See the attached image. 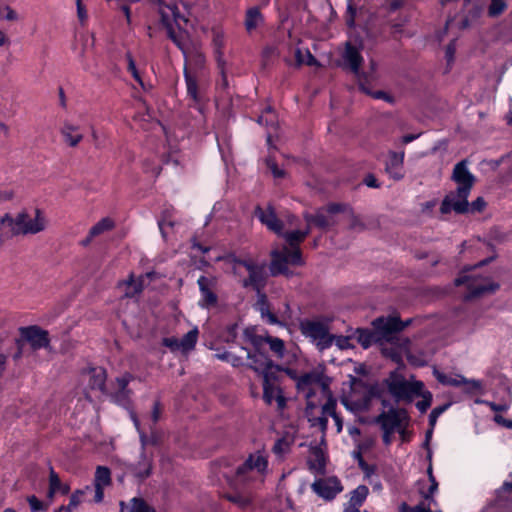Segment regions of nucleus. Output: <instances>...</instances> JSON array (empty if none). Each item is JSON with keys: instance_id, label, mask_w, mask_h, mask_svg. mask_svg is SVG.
Wrapping results in <instances>:
<instances>
[{"instance_id": "1", "label": "nucleus", "mask_w": 512, "mask_h": 512, "mask_svg": "<svg viewBox=\"0 0 512 512\" xmlns=\"http://www.w3.org/2000/svg\"><path fill=\"white\" fill-rule=\"evenodd\" d=\"M468 164V160L463 159L454 166L451 180L457 184V188L442 200L440 205L442 214H449L451 211L457 214L477 213L485 209L486 202L483 197H477L471 203L468 201L476 182V177L468 169Z\"/></svg>"}, {"instance_id": "2", "label": "nucleus", "mask_w": 512, "mask_h": 512, "mask_svg": "<svg viewBox=\"0 0 512 512\" xmlns=\"http://www.w3.org/2000/svg\"><path fill=\"white\" fill-rule=\"evenodd\" d=\"M179 20L186 21L177 6H167L160 9V23L166 30L167 37L187 58V33L179 27Z\"/></svg>"}, {"instance_id": "3", "label": "nucleus", "mask_w": 512, "mask_h": 512, "mask_svg": "<svg viewBox=\"0 0 512 512\" xmlns=\"http://www.w3.org/2000/svg\"><path fill=\"white\" fill-rule=\"evenodd\" d=\"M243 340L252 345L253 351L242 346L241 349L247 352V359L251 360L248 367L252 370L261 368L262 366H271L272 359L269 357L265 350L266 342L263 335L257 334V328L255 326L246 327L243 330Z\"/></svg>"}, {"instance_id": "4", "label": "nucleus", "mask_w": 512, "mask_h": 512, "mask_svg": "<svg viewBox=\"0 0 512 512\" xmlns=\"http://www.w3.org/2000/svg\"><path fill=\"white\" fill-rule=\"evenodd\" d=\"M388 392L394 397L396 402L404 401L411 403L415 394H420L424 388V383L420 380L409 382L397 371L390 372L388 378L384 380Z\"/></svg>"}, {"instance_id": "5", "label": "nucleus", "mask_w": 512, "mask_h": 512, "mask_svg": "<svg viewBox=\"0 0 512 512\" xmlns=\"http://www.w3.org/2000/svg\"><path fill=\"white\" fill-rule=\"evenodd\" d=\"M454 284L455 286L467 285L468 292L464 295L466 301L494 293L500 288L499 283L489 278H477L475 275H460L455 278Z\"/></svg>"}, {"instance_id": "6", "label": "nucleus", "mask_w": 512, "mask_h": 512, "mask_svg": "<svg viewBox=\"0 0 512 512\" xmlns=\"http://www.w3.org/2000/svg\"><path fill=\"white\" fill-rule=\"evenodd\" d=\"M299 329L302 335L317 341L316 345L320 351L330 348L335 339V336L329 333L328 326L317 320L303 319L300 321Z\"/></svg>"}, {"instance_id": "7", "label": "nucleus", "mask_w": 512, "mask_h": 512, "mask_svg": "<svg viewBox=\"0 0 512 512\" xmlns=\"http://www.w3.org/2000/svg\"><path fill=\"white\" fill-rule=\"evenodd\" d=\"M346 209V205L342 203H329L326 206L318 208L314 214L305 212L303 219L306 224L313 225L320 230H327L335 224L333 215L342 213Z\"/></svg>"}, {"instance_id": "8", "label": "nucleus", "mask_w": 512, "mask_h": 512, "mask_svg": "<svg viewBox=\"0 0 512 512\" xmlns=\"http://www.w3.org/2000/svg\"><path fill=\"white\" fill-rule=\"evenodd\" d=\"M18 235L37 234L46 228V218L41 209L35 208L33 215L22 210L14 218Z\"/></svg>"}, {"instance_id": "9", "label": "nucleus", "mask_w": 512, "mask_h": 512, "mask_svg": "<svg viewBox=\"0 0 512 512\" xmlns=\"http://www.w3.org/2000/svg\"><path fill=\"white\" fill-rule=\"evenodd\" d=\"M246 271L248 272V276L240 281L241 286L245 289H252L256 293L264 291L268 278L266 265L253 259L247 266Z\"/></svg>"}, {"instance_id": "10", "label": "nucleus", "mask_w": 512, "mask_h": 512, "mask_svg": "<svg viewBox=\"0 0 512 512\" xmlns=\"http://www.w3.org/2000/svg\"><path fill=\"white\" fill-rule=\"evenodd\" d=\"M371 324L381 343L392 341L401 332V327H397L400 324V317L397 315L377 317Z\"/></svg>"}, {"instance_id": "11", "label": "nucleus", "mask_w": 512, "mask_h": 512, "mask_svg": "<svg viewBox=\"0 0 512 512\" xmlns=\"http://www.w3.org/2000/svg\"><path fill=\"white\" fill-rule=\"evenodd\" d=\"M312 491L325 501L334 500L344 487L336 476L316 479L311 485Z\"/></svg>"}, {"instance_id": "12", "label": "nucleus", "mask_w": 512, "mask_h": 512, "mask_svg": "<svg viewBox=\"0 0 512 512\" xmlns=\"http://www.w3.org/2000/svg\"><path fill=\"white\" fill-rule=\"evenodd\" d=\"M20 339L30 344L34 351L47 348L50 345L49 333L37 325L19 328Z\"/></svg>"}, {"instance_id": "13", "label": "nucleus", "mask_w": 512, "mask_h": 512, "mask_svg": "<svg viewBox=\"0 0 512 512\" xmlns=\"http://www.w3.org/2000/svg\"><path fill=\"white\" fill-rule=\"evenodd\" d=\"M408 412L404 408L391 407L388 411L381 412L375 419L381 430L395 431L401 428L403 422H408Z\"/></svg>"}, {"instance_id": "14", "label": "nucleus", "mask_w": 512, "mask_h": 512, "mask_svg": "<svg viewBox=\"0 0 512 512\" xmlns=\"http://www.w3.org/2000/svg\"><path fill=\"white\" fill-rule=\"evenodd\" d=\"M197 284L200 292L198 305L205 309L215 307L218 303V296L215 292L217 286L216 278L201 275L197 280Z\"/></svg>"}, {"instance_id": "15", "label": "nucleus", "mask_w": 512, "mask_h": 512, "mask_svg": "<svg viewBox=\"0 0 512 512\" xmlns=\"http://www.w3.org/2000/svg\"><path fill=\"white\" fill-rule=\"evenodd\" d=\"M254 215L258 218L261 224L265 225L270 231L277 235H282L284 223L281 219L278 218L272 205H268L266 209H263L260 205H257L254 209Z\"/></svg>"}, {"instance_id": "16", "label": "nucleus", "mask_w": 512, "mask_h": 512, "mask_svg": "<svg viewBox=\"0 0 512 512\" xmlns=\"http://www.w3.org/2000/svg\"><path fill=\"white\" fill-rule=\"evenodd\" d=\"M267 465L268 462L266 458L261 455L255 457L251 454L241 465L237 467L235 475L239 480H246L248 478V474L254 469L262 473L266 470Z\"/></svg>"}, {"instance_id": "17", "label": "nucleus", "mask_w": 512, "mask_h": 512, "mask_svg": "<svg viewBox=\"0 0 512 512\" xmlns=\"http://www.w3.org/2000/svg\"><path fill=\"white\" fill-rule=\"evenodd\" d=\"M271 262L269 265L270 274L273 277H277L279 275H284L289 277L292 275V272L289 270V260L285 252L282 250H273L270 253Z\"/></svg>"}, {"instance_id": "18", "label": "nucleus", "mask_w": 512, "mask_h": 512, "mask_svg": "<svg viewBox=\"0 0 512 512\" xmlns=\"http://www.w3.org/2000/svg\"><path fill=\"white\" fill-rule=\"evenodd\" d=\"M343 60L344 65L360 78V67L363 63V57L359 49L350 42H347L346 44Z\"/></svg>"}, {"instance_id": "19", "label": "nucleus", "mask_w": 512, "mask_h": 512, "mask_svg": "<svg viewBox=\"0 0 512 512\" xmlns=\"http://www.w3.org/2000/svg\"><path fill=\"white\" fill-rule=\"evenodd\" d=\"M404 152L397 153L391 151L386 162L385 170L394 180H401L404 177L403 173Z\"/></svg>"}, {"instance_id": "20", "label": "nucleus", "mask_w": 512, "mask_h": 512, "mask_svg": "<svg viewBox=\"0 0 512 512\" xmlns=\"http://www.w3.org/2000/svg\"><path fill=\"white\" fill-rule=\"evenodd\" d=\"M152 468V455L148 456L146 452H141L138 462L132 467V472L136 478H138L140 481H143L151 475Z\"/></svg>"}, {"instance_id": "21", "label": "nucleus", "mask_w": 512, "mask_h": 512, "mask_svg": "<svg viewBox=\"0 0 512 512\" xmlns=\"http://www.w3.org/2000/svg\"><path fill=\"white\" fill-rule=\"evenodd\" d=\"M14 236H18L14 218L6 213L0 218V247Z\"/></svg>"}, {"instance_id": "22", "label": "nucleus", "mask_w": 512, "mask_h": 512, "mask_svg": "<svg viewBox=\"0 0 512 512\" xmlns=\"http://www.w3.org/2000/svg\"><path fill=\"white\" fill-rule=\"evenodd\" d=\"M154 272H147L145 275L140 276L138 279L134 278L133 274H130L128 280L121 283L126 286L125 296L132 298L136 295L140 294L144 289V280L145 278L152 279L154 277Z\"/></svg>"}, {"instance_id": "23", "label": "nucleus", "mask_w": 512, "mask_h": 512, "mask_svg": "<svg viewBox=\"0 0 512 512\" xmlns=\"http://www.w3.org/2000/svg\"><path fill=\"white\" fill-rule=\"evenodd\" d=\"M256 294L258 296L256 308L260 312L261 317L263 319H266V322L270 325L280 324L277 315L270 310V303L264 291H261L260 293Z\"/></svg>"}, {"instance_id": "24", "label": "nucleus", "mask_w": 512, "mask_h": 512, "mask_svg": "<svg viewBox=\"0 0 512 512\" xmlns=\"http://www.w3.org/2000/svg\"><path fill=\"white\" fill-rule=\"evenodd\" d=\"M434 376L436 377L437 381L443 385L453 386V387H460L464 384L470 383L472 384L474 389H479L481 384L479 381L471 380L468 381L465 377L458 375L457 377L448 376L445 373H442L438 370H434Z\"/></svg>"}, {"instance_id": "25", "label": "nucleus", "mask_w": 512, "mask_h": 512, "mask_svg": "<svg viewBox=\"0 0 512 512\" xmlns=\"http://www.w3.org/2000/svg\"><path fill=\"white\" fill-rule=\"evenodd\" d=\"M353 337L364 349H368L373 344H381L374 328H356Z\"/></svg>"}, {"instance_id": "26", "label": "nucleus", "mask_w": 512, "mask_h": 512, "mask_svg": "<svg viewBox=\"0 0 512 512\" xmlns=\"http://www.w3.org/2000/svg\"><path fill=\"white\" fill-rule=\"evenodd\" d=\"M119 505L120 512H156L155 508L141 497H133L128 503L120 501Z\"/></svg>"}, {"instance_id": "27", "label": "nucleus", "mask_w": 512, "mask_h": 512, "mask_svg": "<svg viewBox=\"0 0 512 512\" xmlns=\"http://www.w3.org/2000/svg\"><path fill=\"white\" fill-rule=\"evenodd\" d=\"M70 492V486L68 484L62 483L59 475L55 472L53 467H50L49 471V489L47 492V496L50 499H53L56 493H60L62 495H67Z\"/></svg>"}, {"instance_id": "28", "label": "nucleus", "mask_w": 512, "mask_h": 512, "mask_svg": "<svg viewBox=\"0 0 512 512\" xmlns=\"http://www.w3.org/2000/svg\"><path fill=\"white\" fill-rule=\"evenodd\" d=\"M107 373L102 367H93L89 370V387L92 390H99L105 392L106 390Z\"/></svg>"}, {"instance_id": "29", "label": "nucleus", "mask_w": 512, "mask_h": 512, "mask_svg": "<svg viewBox=\"0 0 512 512\" xmlns=\"http://www.w3.org/2000/svg\"><path fill=\"white\" fill-rule=\"evenodd\" d=\"M79 126L73 125L70 122H64L61 127V134L64 138V141L70 147H76L83 139V135L78 133Z\"/></svg>"}, {"instance_id": "30", "label": "nucleus", "mask_w": 512, "mask_h": 512, "mask_svg": "<svg viewBox=\"0 0 512 512\" xmlns=\"http://www.w3.org/2000/svg\"><path fill=\"white\" fill-rule=\"evenodd\" d=\"M183 74L187 88V95L193 100L195 104H199L201 102V96L199 94L196 76L190 73L186 64L184 66Z\"/></svg>"}, {"instance_id": "31", "label": "nucleus", "mask_w": 512, "mask_h": 512, "mask_svg": "<svg viewBox=\"0 0 512 512\" xmlns=\"http://www.w3.org/2000/svg\"><path fill=\"white\" fill-rule=\"evenodd\" d=\"M212 44L214 47V54L217 66H221L222 64H226L224 59V47H225V38L224 34L220 30H213V38Z\"/></svg>"}, {"instance_id": "32", "label": "nucleus", "mask_w": 512, "mask_h": 512, "mask_svg": "<svg viewBox=\"0 0 512 512\" xmlns=\"http://www.w3.org/2000/svg\"><path fill=\"white\" fill-rule=\"evenodd\" d=\"M283 370V367L279 364H275L272 361L271 366H262L261 368H256L253 371L259 373L263 377V384H274L278 380V373Z\"/></svg>"}, {"instance_id": "33", "label": "nucleus", "mask_w": 512, "mask_h": 512, "mask_svg": "<svg viewBox=\"0 0 512 512\" xmlns=\"http://www.w3.org/2000/svg\"><path fill=\"white\" fill-rule=\"evenodd\" d=\"M263 22V15L258 7H251L245 14V29L248 33L253 32Z\"/></svg>"}, {"instance_id": "34", "label": "nucleus", "mask_w": 512, "mask_h": 512, "mask_svg": "<svg viewBox=\"0 0 512 512\" xmlns=\"http://www.w3.org/2000/svg\"><path fill=\"white\" fill-rule=\"evenodd\" d=\"M427 474L430 481V486L427 490H420L421 496L428 501L430 504H436V500L433 498L434 493L438 490V482L433 475V469L431 463L427 468Z\"/></svg>"}, {"instance_id": "35", "label": "nucleus", "mask_w": 512, "mask_h": 512, "mask_svg": "<svg viewBox=\"0 0 512 512\" xmlns=\"http://www.w3.org/2000/svg\"><path fill=\"white\" fill-rule=\"evenodd\" d=\"M115 228V221L110 217H104L90 228V237H97Z\"/></svg>"}, {"instance_id": "36", "label": "nucleus", "mask_w": 512, "mask_h": 512, "mask_svg": "<svg viewBox=\"0 0 512 512\" xmlns=\"http://www.w3.org/2000/svg\"><path fill=\"white\" fill-rule=\"evenodd\" d=\"M264 337H265V339H267V340H265V342H266V345H269L270 351L278 359H282L286 352L284 341L278 337H273L268 334H266Z\"/></svg>"}, {"instance_id": "37", "label": "nucleus", "mask_w": 512, "mask_h": 512, "mask_svg": "<svg viewBox=\"0 0 512 512\" xmlns=\"http://www.w3.org/2000/svg\"><path fill=\"white\" fill-rule=\"evenodd\" d=\"M198 335H199V331L196 327L191 329L190 331H188L180 339L179 344L181 346V351L186 353V352L193 350L197 344Z\"/></svg>"}, {"instance_id": "38", "label": "nucleus", "mask_w": 512, "mask_h": 512, "mask_svg": "<svg viewBox=\"0 0 512 512\" xmlns=\"http://www.w3.org/2000/svg\"><path fill=\"white\" fill-rule=\"evenodd\" d=\"M321 381V374L311 371L304 373L300 375L299 379H297V386L296 388L298 390H305L306 388L314 385L319 384Z\"/></svg>"}, {"instance_id": "39", "label": "nucleus", "mask_w": 512, "mask_h": 512, "mask_svg": "<svg viewBox=\"0 0 512 512\" xmlns=\"http://www.w3.org/2000/svg\"><path fill=\"white\" fill-rule=\"evenodd\" d=\"M279 236L284 238L290 248L300 247L301 243L306 239V234L301 233V230H292L287 232L282 230V235Z\"/></svg>"}, {"instance_id": "40", "label": "nucleus", "mask_w": 512, "mask_h": 512, "mask_svg": "<svg viewBox=\"0 0 512 512\" xmlns=\"http://www.w3.org/2000/svg\"><path fill=\"white\" fill-rule=\"evenodd\" d=\"M125 58L127 60V63H128V66H127V70L129 73H131L132 77L134 78V80L141 86V88L144 90V91H147L149 88H151V86H147L143 80H142V77L136 67V63H135V60L131 54V52H127L125 54Z\"/></svg>"}, {"instance_id": "41", "label": "nucleus", "mask_w": 512, "mask_h": 512, "mask_svg": "<svg viewBox=\"0 0 512 512\" xmlns=\"http://www.w3.org/2000/svg\"><path fill=\"white\" fill-rule=\"evenodd\" d=\"M369 494V489L366 485H359L350 492L349 502L362 507Z\"/></svg>"}, {"instance_id": "42", "label": "nucleus", "mask_w": 512, "mask_h": 512, "mask_svg": "<svg viewBox=\"0 0 512 512\" xmlns=\"http://www.w3.org/2000/svg\"><path fill=\"white\" fill-rule=\"evenodd\" d=\"M510 481H504L496 490V500L498 502H509L512 500V473L509 474Z\"/></svg>"}, {"instance_id": "43", "label": "nucleus", "mask_w": 512, "mask_h": 512, "mask_svg": "<svg viewBox=\"0 0 512 512\" xmlns=\"http://www.w3.org/2000/svg\"><path fill=\"white\" fill-rule=\"evenodd\" d=\"M224 498L237 505L242 510H246L252 505L251 498L240 493H227L224 495Z\"/></svg>"}, {"instance_id": "44", "label": "nucleus", "mask_w": 512, "mask_h": 512, "mask_svg": "<svg viewBox=\"0 0 512 512\" xmlns=\"http://www.w3.org/2000/svg\"><path fill=\"white\" fill-rule=\"evenodd\" d=\"M282 251L285 252V254L287 255L289 264L294 266H302L304 264L302 251L300 247L290 249L287 247H283Z\"/></svg>"}, {"instance_id": "45", "label": "nucleus", "mask_w": 512, "mask_h": 512, "mask_svg": "<svg viewBox=\"0 0 512 512\" xmlns=\"http://www.w3.org/2000/svg\"><path fill=\"white\" fill-rule=\"evenodd\" d=\"M415 397H422V400L416 402V408L421 412L425 413L431 406L433 395L430 391L421 389L420 394H415Z\"/></svg>"}, {"instance_id": "46", "label": "nucleus", "mask_w": 512, "mask_h": 512, "mask_svg": "<svg viewBox=\"0 0 512 512\" xmlns=\"http://www.w3.org/2000/svg\"><path fill=\"white\" fill-rule=\"evenodd\" d=\"M111 483V471L106 466H98L95 472V485L108 486Z\"/></svg>"}, {"instance_id": "47", "label": "nucleus", "mask_w": 512, "mask_h": 512, "mask_svg": "<svg viewBox=\"0 0 512 512\" xmlns=\"http://www.w3.org/2000/svg\"><path fill=\"white\" fill-rule=\"evenodd\" d=\"M215 357L221 361H225V362L231 364L235 368H239L244 365V361H243L242 357L237 356L229 351H224L223 353H218L215 355Z\"/></svg>"}, {"instance_id": "48", "label": "nucleus", "mask_w": 512, "mask_h": 512, "mask_svg": "<svg viewBox=\"0 0 512 512\" xmlns=\"http://www.w3.org/2000/svg\"><path fill=\"white\" fill-rule=\"evenodd\" d=\"M359 89L367 94V95H370L372 96L374 99H383L385 101H391V96L389 94H387L386 92L382 91V90H378V91H371L368 86L366 85L365 82L362 81V79H359Z\"/></svg>"}, {"instance_id": "49", "label": "nucleus", "mask_w": 512, "mask_h": 512, "mask_svg": "<svg viewBox=\"0 0 512 512\" xmlns=\"http://www.w3.org/2000/svg\"><path fill=\"white\" fill-rule=\"evenodd\" d=\"M507 8V4L504 0H491L488 8V15L490 17H498Z\"/></svg>"}, {"instance_id": "50", "label": "nucleus", "mask_w": 512, "mask_h": 512, "mask_svg": "<svg viewBox=\"0 0 512 512\" xmlns=\"http://www.w3.org/2000/svg\"><path fill=\"white\" fill-rule=\"evenodd\" d=\"M280 389L275 384H263V399L267 404H272Z\"/></svg>"}, {"instance_id": "51", "label": "nucleus", "mask_w": 512, "mask_h": 512, "mask_svg": "<svg viewBox=\"0 0 512 512\" xmlns=\"http://www.w3.org/2000/svg\"><path fill=\"white\" fill-rule=\"evenodd\" d=\"M252 258L251 257H246V258H243V257H240V256H236L234 254L230 255L229 256V261L230 263L233 265V273L234 275H239L238 272H237V266H242L244 267L245 269L247 268V266L252 262Z\"/></svg>"}, {"instance_id": "52", "label": "nucleus", "mask_w": 512, "mask_h": 512, "mask_svg": "<svg viewBox=\"0 0 512 512\" xmlns=\"http://www.w3.org/2000/svg\"><path fill=\"white\" fill-rule=\"evenodd\" d=\"M27 501L32 512H43L48 509V506L35 495L29 496Z\"/></svg>"}, {"instance_id": "53", "label": "nucleus", "mask_w": 512, "mask_h": 512, "mask_svg": "<svg viewBox=\"0 0 512 512\" xmlns=\"http://www.w3.org/2000/svg\"><path fill=\"white\" fill-rule=\"evenodd\" d=\"M336 408H337L336 400L332 396H329L326 403L322 406L323 416L327 417V415H329L332 417V415H335L337 413Z\"/></svg>"}, {"instance_id": "54", "label": "nucleus", "mask_w": 512, "mask_h": 512, "mask_svg": "<svg viewBox=\"0 0 512 512\" xmlns=\"http://www.w3.org/2000/svg\"><path fill=\"white\" fill-rule=\"evenodd\" d=\"M132 394V391L131 390H128L127 391H123L121 393V391H116L112 397L114 399V401L119 404V405H122V406H126L130 403V396Z\"/></svg>"}, {"instance_id": "55", "label": "nucleus", "mask_w": 512, "mask_h": 512, "mask_svg": "<svg viewBox=\"0 0 512 512\" xmlns=\"http://www.w3.org/2000/svg\"><path fill=\"white\" fill-rule=\"evenodd\" d=\"M430 506V503L425 505L423 502H421L414 507H409L406 503H403L401 507V512H432Z\"/></svg>"}, {"instance_id": "56", "label": "nucleus", "mask_w": 512, "mask_h": 512, "mask_svg": "<svg viewBox=\"0 0 512 512\" xmlns=\"http://www.w3.org/2000/svg\"><path fill=\"white\" fill-rule=\"evenodd\" d=\"M150 433L148 434L151 446H159L162 444V433L154 426H149Z\"/></svg>"}, {"instance_id": "57", "label": "nucleus", "mask_w": 512, "mask_h": 512, "mask_svg": "<svg viewBox=\"0 0 512 512\" xmlns=\"http://www.w3.org/2000/svg\"><path fill=\"white\" fill-rule=\"evenodd\" d=\"M450 406V403H446V404H443V405H440V406H437L435 408L432 409L430 415H429V424L431 426H434V424L436 423L438 417L444 413Z\"/></svg>"}, {"instance_id": "58", "label": "nucleus", "mask_w": 512, "mask_h": 512, "mask_svg": "<svg viewBox=\"0 0 512 512\" xmlns=\"http://www.w3.org/2000/svg\"><path fill=\"white\" fill-rule=\"evenodd\" d=\"M314 454L316 456V462H317L318 466L316 467L313 462L309 461V468L317 469L318 471H323L325 469L326 463H325V458H324L322 451L318 448H315Z\"/></svg>"}, {"instance_id": "59", "label": "nucleus", "mask_w": 512, "mask_h": 512, "mask_svg": "<svg viewBox=\"0 0 512 512\" xmlns=\"http://www.w3.org/2000/svg\"><path fill=\"white\" fill-rule=\"evenodd\" d=\"M383 393V389L378 384H372L367 389L366 399L367 401L371 399H381Z\"/></svg>"}, {"instance_id": "60", "label": "nucleus", "mask_w": 512, "mask_h": 512, "mask_svg": "<svg viewBox=\"0 0 512 512\" xmlns=\"http://www.w3.org/2000/svg\"><path fill=\"white\" fill-rule=\"evenodd\" d=\"M82 495H83V492L80 490H77L70 496L68 506L61 507L59 510L66 509L67 512H71L72 508H75L80 504ZM55 512H60V511H55Z\"/></svg>"}, {"instance_id": "61", "label": "nucleus", "mask_w": 512, "mask_h": 512, "mask_svg": "<svg viewBox=\"0 0 512 512\" xmlns=\"http://www.w3.org/2000/svg\"><path fill=\"white\" fill-rule=\"evenodd\" d=\"M352 339H354L353 334L348 336H335L334 341L339 349L344 350L353 347V345L351 344Z\"/></svg>"}, {"instance_id": "62", "label": "nucleus", "mask_w": 512, "mask_h": 512, "mask_svg": "<svg viewBox=\"0 0 512 512\" xmlns=\"http://www.w3.org/2000/svg\"><path fill=\"white\" fill-rule=\"evenodd\" d=\"M133 379V375L130 374V373H125L123 376L121 377H117L116 378V383H117V386H118V390L117 391H121V393L123 391H127L130 390L128 388V385L130 383V381Z\"/></svg>"}, {"instance_id": "63", "label": "nucleus", "mask_w": 512, "mask_h": 512, "mask_svg": "<svg viewBox=\"0 0 512 512\" xmlns=\"http://www.w3.org/2000/svg\"><path fill=\"white\" fill-rule=\"evenodd\" d=\"M162 414V405L159 400H156L153 404L152 411H151V421L152 423L150 426L156 427V424L160 420Z\"/></svg>"}, {"instance_id": "64", "label": "nucleus", "mask_w": 512, "mask_h": 512, "mask_svg": "<svg viewBox=\"0 0 512 512\" xmlns=\"http://www.w3.org/2000/svg\"><path fill=\"white\" fill-rule=\"evenodd\" d=\"M312 427L318 426L322 432H325L328 427V418L326 416L309 418Z\"/></svg>"}]
</instances>
